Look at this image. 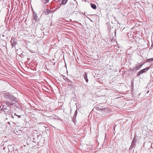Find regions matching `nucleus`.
<instances>
[{
	"instance_id": "0eeeda50",
	"label": "nucleus",
	"mask_w": 153,
	"mask_h": 153,
	"mask_svg": "<svg viewBox=\"0 0 153 153\" xmlns=\"http://www.w3.org/2000/svg\"><path fill=\"white\" fill-rule=\"evenodd\" d=\"M5 102L6 105L8 106L12 105L13 104V103L12 102H9L7 100H5Z\"/></svg>"
},
{
	"instance_id": "f257e3e1",
	"label": "nucleus",
	"mask_w": 153,
	"mask_h": 153,
	"mask_svg": "<svg viewBox=\"0 0 153 153\" xmlns=\"http://www.w3.org/2000/svg\"><path fill=\"white\" fill-rule=\"evenodd\" d=\"M4 97L6 99H8L11 101H14L15 102H17L16 98L12 94H10L7 93H5Z\"/></svg>"
},
{
	"instance_id": "dca6fc26",
	"label": "nucleus",
	"mask_w": 153,
	"mask_h": 153,
	"mask_svg": "<svg viewBox=\"0 0 153 153\" xmlns=\"http://www.w3.org/2000/svg\"><path fill=\"white\" fill-rule=\"evenodd\" d=\"M49 1V0H45V1H46V2H48Z\"/></svg>"
},
{
	"instance_id": "ddd939ff",
	"label": "nucleus",
	"mask_w": 153,
	"mask_h": 153,
	"mask_svg": "<svg viewBox=\"0 0 153 153\" xmlns=\"http://www.w3.org/2000/svg\"><path fill=\"white\" fill-rule=\"evenodd\" d=\"M64 78L63 79L66 81H67L68 80H69V79L67 78L65 76H64Z\"/></svg>"
},
{
	"instance_id": "9b49d317",
	"label": "nucleus",
	"mask_w": 153,
	"mask_h": 153,
	"mask_svg": "<svg viewBox=\"0 0 153 153\" xmlns=\"http://www.w3.org/2000/svg\"><path fill=\"white\" fill-rule=\"evenodd\" d=\"M51 12V10H46V11L45 12L47 14H48Z\"/></svg>"
},
{
	"instance_id": "20e7f679",
	"label": "nucleus",
	"mask_w": 153,
	"mask_h": 153,
	"mask_svg": "<svg viewBox=\"0 0 153 153\" xmlns=\"http://www.w3.org/2000/svg\"><path fill=\"white\" fill-rule=\"evenodd\" d=\"M33 19L36 22H38L39 20L37 13L34 11L33 12Z\"/></svg>"
},
{
	"instance_id": "9d476101",
	"label": "nucleus",
	"mask_w": 153,
	"mask_h": 153,
	"mask_svg": "<svg viewBox=\"0 0 153 153\" xmlns=\"http://www.w3.org/2000/svg\"><path fill=\"white\" fill-rule=\"evenodd\" d=\"M147 62H149L153 61V58L147 59L146 60Z\"/></svg>"
},
{
	"instance_id": "f8f14e48",
	"label": "nucleus",
	"mask_w": 153,
	"mask_h": 153,
	"mask_svg": "<svg viewBox=\"0 0 153 153\" xmlns=\"http://www.w3.org/2000/svg\"><path fill=\"white\" fill-rule=\"evenodd\" d=\"M77 111L76 110L75 111V112L74 114V115L73 117L74 118V117L75 118L76 117V115H77Z\"/></svg>"
},
{
	"instance_id": "2eb2a0df",
	"label": "nucleus",
	"mask_w": 153,
	"mask_h": 153,
	"mask_svg": "<svg viewBox=\"0 0 153 153\" xmlns=\"http://www.w3.org/2000/svg\"><path fill=\"white\" fill-rule=\"evenodd\" d=\"M96 109H97V110H99L100 109L99 107H97L96 108ZM100 110H102L103 109H100Z\"/></svg>"
},
{
	"instance_id": "4468645a",
	"label": "nucleus",
	"mask_w": 153,
	"mask_h": 153,
	"mask_svg": "<svg viewBox=\"0 0 153 153\" xmlns=\"http://www.w3.org/2000/svg\"><path fill=\"white\" fill-rule=\"evenodd\" d=\"M41 1L42 2H44V3H47L46 2V1H45V0H41Z\"/></svg>"
},
{
	"instance_id": "a211bd4d",
	"label": "nucleus",
	"mask_w": 153,
	"mask_h": 153,
	"mask_svg": "<svg viewBox=\"0 0 153 153\" xmlns=\"http://www.w3.org/2000/svg\"><path fill=\"white\" fill-rule=\"evenodd\" d=\"M116 126V125H115L114 127V128H115V126Z\"/></svg>"
},
{
	"instance_id": "1a4fd4ad",
	"label": "nucleus",
	"mask_w": 153,
	"mask_h": 153,
	"mask_svg": "<svg viewBox=\"0 0 153 153\" xmlns=\"http://www.w3.org/2000/svg\"><path fill=\"white\" fill-rule=\"evenodd\" d=\"M90 5L91 6V7L94 9L95 10L97 8L96 5L92 3H91Z\"/></svg>"
},
{
	"instance_id": "7ed1b4c3",
	"label": "nucleus",
	"mask_w": 153,
	"mask_h": 153,
	"mask_svg": "<svg viewBox=\"0 0 153 153\" xmlns=\"http://www.w3.org/2000/svg\"><path fill=\"white\" fill-rule=\"evenodd\" d=\"M143 64L136 65V66L132 68L131 69V70L133 71H135L136 70H139V69L142 67Z\"/></svg>"
},
{
	"instance_id": "39448f33",
	"label": "nucleus",
	"mask_w": 153,
	"mask_h": 153,
	"mask_svg": "<svg viewBox=\"0 0 153 153\" xmlns=\"http://www.w3.org/2000/svg\"><path fill=\"white\" fill-rule=\"evenodd\" d=\"M10 42L11 44L13 47H14L16 46V45L17 43L16 39L14 38H12L10 41Z\"/></svg>"
},
{
	"instance_id": "423d86ee",
	"label": "nucleus",
	"mask_w": 153,
	"mask_h": 153,
	"mask_svg": "<svg viewBox=\"0 0 153 153\" xmlns=\"http://www.w3.org/2000/svg\"><path fill=\"white\" fill-rule=\"evenodd\" d=\"M137 142L136 140L134 138L131 144V146L130 147V148L132 149L135 145V143Z\"/></svg>"
},
{
	"instance_id": "f03ea898",
	"label": "nucleus",
	"mask_w": 153,
	"mask_h": 153,
	"mask_svg": "<svg viewBox=\"0 0 153 153\" xmlns=\"http://www.w3.org/2000/svg\"><path fill=\"white\" fill-rule=\"evenodd\" d=\"M149 69V67H146V68H144L139 71L137 74V76H139L141 74L146 72Z\"/></svg>"
},
{
	"instance_id": "6e6552de",
	"label": "nucleus",
	"mask_w": 153,
	"mask_h": 153,
	"mask_svg": "<svg viewBox=\"0 0 153 153\" xmlns=\"http://www.w3.org/2000/svg\"><path fill=\"white\" fill-rule=\"evenodd\" d=\"M83 77H84V79H85V80L86 82H87V83L88 82V79L87 74V73H86V72L84 74V76H83Z\"/></svg>"
},
{
	"instance_id": "f3484780",
	"label": "nucleus",
	"mask_w": 153,
	"mask_h": 153,
	"mask_svg": "<svg viewBox=\"0 0 153 153\" xmlns=\"http://www.w3.org/2000/svg\"><path fill=\"white\" fill-rule=\"evenodd\" d=\"M18 117H20L21 116H19H19H18Z\"/></svg>"
}]
</instances>
